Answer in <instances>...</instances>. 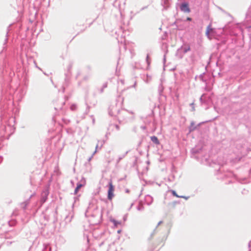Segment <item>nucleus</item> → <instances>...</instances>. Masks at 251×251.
<instances>
[{"label": "nucleus", "instance_id": "obj_1", "mask_svg": "<svg viewBox=\"0 0 251 251\" xmlns=\"http://www.w3.org/2000/svg\"><path fill=\"white\" fill-rule=\"evenodd\" d=\"M115 190L114 186L113 185L112 180L109 182V188L108 190L107 198L111 201L114 196V191Z\"/></svg>", "mask_w": 251, "mask_h": 251}, {"label": "nucleus", "instance_id": "obj_2", "mask_svg": "<svg viewBox=\"0 0 251 251\" xmlns=\"http://www.w3.org/2000/svg\"><path fill=\"white\" fill-rule=\"evenodd\" d=\"M180 9L181 11L186 13H189L190 11L189 8L188 4L185 3H183L181 5Z\"/></svg>", "mask_w": 251, "mask_h": 251}, {"label": "nucleus", "instance_id": "obj_3", "mask_svg": "<svg viewBox=\"0 0 251 251\" xmlns=\"http://www.w3.org/2000/svg\"><path fill=\"white\" fill-rule=\"evenodd\" d=\"M85 181H84L83 184H79V183L77 184V186H76V188L75 189V192H74L75 194L76 195L77 193V192H78L79 190L82 186L85 185Z\"/></svg>", "mask_w": 251, "mask_h": 251}, {"label": "nucleus", "instance_id": "obj_4", "mask_svg": "<svg viewBox=\"0 0 251 251\" xmlns=\"http://www.w3.org/2000/svg\"><path fill=\"white\" fill-rule=\"evenodd\" d=\"M213 29L211 28V25H209L207 27L206 34L207 36H209V34L212 31Z\"/></svg>", "mask_w": 251, "mask_h": 251}, {"label": "nucleus", "instance_id": "obj_5", "mask_svg": "<svg viewBox=\"0 0 251 251\" xmlns=\"http://www.w3.org/2000/svg\"><path fill=\"white\" fill-rule=\"evenodd\" d=\"M151 140L154 143L156 144H159V142L158 140V138L155 137V136H152L151 137Z\"/></svg>", "mask_w": 251, "mask_h": 251}, {"label": "nucleus", "instance_id": "obj_6", "mask_svg": "<svg viewBox=\"0 0 251 251\" xmlns=\"http://www.w3.org/2000/svg\"><path fill=\"white\" fill-rule=\"evenodd\" d=\"M172 194H173V195L174 196H176V197H178V198L180 197V196H178V195L176 194V192L175 191H174V190L172 191Z\"/></svg>", "mask_w": 251, "mask_h": 251}, {"label": "nucleus", "instance_id": "obj_7", "mask_svg": "<svg viewBox=\"0 0 251 251\" xmlns=\"http://www.w3.org/2000/svg\"><path fill=\"white\" fill-rule=\"evenodd\" d=\"M190 50V48L188 47L187 49H186L184 50L185 52H186L188 51H189Z\"/></svg>", "mask_w": 251, "mask_h": 251}, {"label": "nucleus", "instance_id": "obj_8", "mask_svg": "<svg viewBox=\"0 0 251 251\" xmlns=\"http://www.w3.org/2000/svg\"><path fill=\"white\" fill-rule=\"evenodd\" d=\"M187 20H191V18H187Z\"/></svg>", "mask_w": 251, "mask_h": 251}]
</instances>
